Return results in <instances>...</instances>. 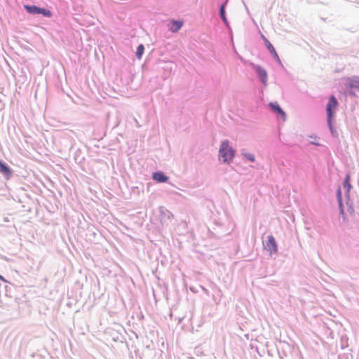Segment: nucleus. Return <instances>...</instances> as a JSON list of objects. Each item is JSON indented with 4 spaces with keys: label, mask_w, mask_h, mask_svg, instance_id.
<instances>
[{
    "label": "nucleus",
    "mask_w": 359,
    "mask_h": 359,
    "mask_svg": "<svg viewBox=\"0 0 359 359\" xmlns=\"http://www.w3.org/2000/svg\"><path fill=\"white\" fill-rule=\"evenodd\" d=\"M236 155V150L230 145L228 140L222 142L219 149V159L223 163L230 164Z\"/></svg>",
    "instance_id": "1"
},
{
    "label": "nucleus",
    "mask_w": 359,
    "mask_h": 359,
    "mask_svg": "<svg viewBox=\"0 0 359 359\" xmlns=\"http://www.w3.org/2000/svg\"><path fill=\"white\" fill-rule=\"evenodd\" d=\"M25 10L31 15H41L46 18H51L53 16V13L50 10L43 8L39 7L36 5H30V4H25L24 6Z\"/></svg>",
    "instance_id": "2"
},
{
    "label": "nucleus",
    "mask_w": 359,
    "mask_h": 359,
    "mask_svg": "<svg viewBox=\"0 0 359 359\" xmlns=\"http://www.w3.org/2000/svg\"><path fill=\"white\" fill-rule=\"evenodd\" d=\"M338 106L339 102L337 97L333 95H330L326 104L327 119H334Z\"/></svg>",
    "instance_id": "3"
},
{
    "label": "nucleus",
    "mask_w": 359,
    "mask_h": 359,
    "mask_svg": "<svg viewBox=\"0 0 359 359\" xmlns=\"http://www.w3.org/2000/svg\"><path fill=\"white\" fill-rule=\"evenodd\" d=\"M252 67L256 73L257 79L263 83L264 86H266L268 81V74L266 70L259 65L252 64Z\"/></svg>",
    "instance_id": "4"
},
{
    "label": "nucleus",
    "mask_w": 359,
    "mask_h": 359,
    "mask_svg": "<svg viewBox=\"0 0 359 359\" xmlns=\"http://www.w3.org/2000/svg\"><path fill=\"white\" fill-rule=\"evenodd\" d=\"M265 249L269 252L270 255H274L278 252V244L273 235H269L264 243Z\"/></svg>",
    "instance_id": "5"
},
{
    "label": "nucleus",
    "mask_w": 359,
    "mask_h": 359,
    "mask_svg": "<svg viewBox=\"0 0 359 359\" xmlns=\"http://www.w3.org/2000/svg\"><path fill=\"white\" fill-rule=\"evenodd\" d=\"M269 108L279 118L285 121L287 114L284 110L280 107L277 102H270L268 104Z\"/></svg>",
    "instance_id": "6"
},
{
    "label": "nucleus",
    "mask_w": 359,
    "mask_h": 359,
    "mask_svg": "<svg viewBox=\"0 0 359 359\" xmlns=\"http://www.w3.org/2000/svg\"><path fill=\"white\" fill-rule=\"evenodd\" d=\"M261 38L263 40L266 48H267L269 52L271 53L272 57L274 58V60L276 61H277L280 65H282L281 60H280L275 48L273 47V44L262 34H261Z\"/></svg>",
    "instance_id": "7"
},
{
    "label": "nucleus",
    "mask_w": 359,
    "mask_h": 359,
    "mask_svg": "<svg viewBox=\"0 0 359 359\" xmlns=\"http://www.w3.org/2000/svg\"><path fill=\"white\" fill-rule=\"evenodd\" d=\"M0 173L6 180L11 179L13 176L12 168L1 159H0Z\"/></svg>",
    "instance_id": "8"
},
{
    "label": "nucleus",
    "mask_w": 359,
    "mask_h": 359,
    "mask_svg": "<svg viewBox=\"0 0 359 359\" xmlns=\"http://www.w3.org/2000/svg\"><path fill=\"white\" fill-rule=\"evenodd\" d=\"M345 87L354 88L359 92V76H353L346 79Z\"/></svg>",
    "instance_id": "9"
},
{
    "label": "nucleus",
    "mask_w": 359,
    "mask_h": 359,
    "mask_svg": "<svg viewBox=\"0 0 359 359\" xmlns=\"http://www.w3.org/2000/svg\"><path fill=\"white\" fill-rule=\"evenodd\" d=\"M151 178L158 183H165L169 180V177L160 170L154 172Z\"/></svg>",
    "instance_id": "10"
},
{
    "label": "nucleus",
    "mask_w": 359,
    "mask_h": 359,
    "mask_svg": "<svg viewBox=\"0 0 359 359\" xmlns=\"http://www.w3.org/2000/svg\"><path fill=\"white\" fill-rule=\"evenodd\" d=\"M183 25V20L172 19L168 24V29L172 33H176L182 27Z\"/></svg>",
    "instance_id": "11"
},
{
    "label": "nucleus",
    "mask_w": 359,
    "mask_h": 359,
    "mask_svg": "<svg viewBox=\"0 0 359 359\" xmlns=\"http://www.w3.org/2000/svg\"><path fill=\"white\" fill-rule=\"evenodd\" d=\"M172 217V214L169 210L163 207L160 208L159 219L162 224L168 223Z\"/></svg>",
    "instance_id": "12"
},
{
    "label": "nucleus",
    "mask_w": 359,
    "mask_h": 359,
    "mask_svg": "<svg viewBox=\"0 0 359 359\" xmlns=\"http://www.w3.org/2000/svg\"><path fill=\"white\" fill-rule=\"evenodd\" d=\"M219 15L222 21L223 22L224 26L229 29V32H231V28L230 26V23L226 18V9L224 8V6H219Z\"/></svg>",
    "instance_id": "13"
},
{
    "label": "nucleus",
    "mask_w": 359,
    "mask_h": 359,
    "mask_svg": "<svg viewBox=\"0 0 359 359\" xmlns=\"http://www.w3.org/2000/svg\"><path fill=\"white\" fill-rule=\"evenodd\" d=\"M333 120L334 119H327V123L331 135L333 137H337L338 136V133L333 126Z\"/></svg>",
    "instance_id": "14"
},
{
    "label": "nucleus",
    "mask_w": 359,
    "mask_h": 359,
    "mask_svg": "<svg viewBox=\"0 0 359 359\" xmlns=\"http://www.w3.org/2000/svg\"><path fill=\"white\" fill-rule=\"evenodd\" d=\"M350 180H351L350 175L347 174L344 180V182H343V187L344 189V191H346V190L351 191V189L352 188V185L351 184Z\"/></svg>",
    "instance_id": "15"
},
{
    "label": "nucleus",
    "mask_w": 359,
    "mask_h": 359,
    "mask_svg": "<svg viewBox=\"0 0 359 359\" xmlns=\"http://www.w3.org/2000/svg\"><path fill=\"white\" fill-rule=\"evenodd\" d=\"M348 250H349L350 256L358 257L359 251V245L358 244H355L354 245H349L348 247Z\"/></svg>",
    "instance_id": "16"
},
{
    "label": "nucleus",
    "mask_w": 359,
    "mask_h": 359,
    "mask_svg": "<svg viewBox=\"0 0 359 359\" xmlns=\"http://www.w3.org/2000/svg\"><path fill=\"white\" fill-rule=\"evenodd\" d=\"M144 52V46L143 44H139L137 47L135 56L137 59L140 60Z\"/></svg>",
    "instance_id": "17"
},
{
    "label": "nucleus",
    "mask_w": 359,
    "mask_h": 359,
    "mask_svg": "<svg viewBox=\"0 0 359 359\" xmlns=\"http://www.w3.org/2000/svg\"><path fill=\"white\" fill-rule=\"evenodd\" d=\"M241 155L245 158L246 159H248L249 161L250 162H255V155L251 154V153H247V152H245L243 150L241 152Z\"/></svg>",
    "instance_id": "18"
},
{
    "label": "nucleus",
    "mask_w": 359,
    "mask_h": 359,
    "mask_svg": "<svg viewBox=\"0 0 359 359\" xmlns=\"http://www.w3.org/2000/svg\"><path fill=\"white\" fill-rule=\"evenodd\" d=\"M346 204L349 214L353 215L355 212L353 202L351 200H346Z\"/></svg>",
    "instance_id": "19"
},
{
    "label": "nucleus",
    "mask_w": 359,
    "mask_h": 359,
    "mask_svg": "<svg viewBox=\"0 0 359 359\" xmlns=\"http://www.w3.org/2000/svg\"><path fill=\"white\" fill-rule=\"evenodd\" d=\"M336 198H337V203L343 201L342 191H341V187H338L336 190Z\"/></svg>",
    "instance_id": "20"
},
{
    "label": "nucleus",
    "mask_w": 359,
    "mask_h": 359,
    "mask_svg": "<svg viewBox=\"0 0 359 359\" xmlns=\"http://www.w3.org/2000/svg\"><path fill=\"white\" fill-rule=\"evenodd\" d=\"M337 203H338V206H339V215L344 219H345L346 213H345V210H344V203L342 201V202H338Z\"/></svg>",
    "instance_id": "21"
},
{
    "label": "nucleus",
    "mask_w": 359,
    "mask_h": 359,
    "mask_svg": "<svg viewBox=\"0 0 359 359\" xmlns=\"http://www.w3.org/2000/svg\"><path fill=\"white\" fill-rule=\"evenodd\" d=\"M353 88H346V90H345V93L346 95H348L350 97H356V94L355 93L353 90Z\"/></svg>",
    "instance_id": "22"
},
{
    "label": "nucleus",
    "mask_w": 359,
    "mask_h": 359,
    "mask_svg": "<svg viewBox=\"0 0 359 359\" xmlns=\"http://www.w3.org/2000/svg\"><path fill=\"white\" fill-rule=\"evenodd\" d=\"M351 191H344V196L346 200H351Z\"/></svg>",
    "instance_id": "23"
},
{
    "label": "nucleus",
    "mask_w": 359,
    "mask_h": 359,
    "mask_svg": "<svg viewBox=\"0 0 359 359\" xmlns=\"http://www.w3.org/2000/svg\"><path fill=\"white\" fill-rule=\"evenodd\" d=\"M229 1V0H224V1L220 6H224V8L226 9Z\"/></svg>",
    "instance_id": "24"
},
{
    "label": "nucleus",
    "mask_w": 359,
    "mask_h": 359,
    "mask_svg": "<svg viewBox=\"0 0 359 359\" xmlns=\"http://www.w3.org/2000/svg\"><path fill=\"white\" fill-rule=\"evenodd\" d=\"M310 144H313V145H316V146H320L321 145L318 142H316V141H311Z\"/></svg>",
    "instance_id": "25"
},
{
    "label": "nucleus",
    "mask_w": 359,
    "mask_h": 359,
    "mask_svg": "<svg viewBox=\"0 0 359 359\" xmlns=\"http://www.w3.org/2000/svg\"><path fill=\"white\" fill-rule=\"evenodd\" d=\"M0 280H1V281H3V282H5V283H6V282H7V280H6V278H5L3 276H1V274H0Z\"/></svg>",
    "instance_id": "26"
},
{
    "label": "nucleus",
    "mask_w": 359,
    "mask_h": 359,
    "mask_svg": "<svg viewBox=\"0 0 359 359\" xmlns=\"http://www.w3.org/2000/svg\"><path fill=\"white\" fill-rule=\"evenodd\" d=\"M257 353H258L261 355V354L259 353L257 348Z\"/></svg>",
    "instance_id": "27"
},
{
    "label": "nucleus",
    "mask_w": 359,
    "mask_h": 359,
    "mask_svg": "<svg viewBox=\"0 0 359 359\" xmlns=\"http://www.w3.org/2000/svg\"><path fill=\"white\" fill-rule=\"evenodd\" d=\"M172 313H170V318H172Z\"/></svg>",
    "instance_id": "28"
}]
</instances>
